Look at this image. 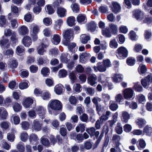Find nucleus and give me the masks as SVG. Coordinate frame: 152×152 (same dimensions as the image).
<instances>
[{
    "label": "nucleus",
    "mask_w": 152,
    "mask_h": 152,
    "mask_svg": "<svg viewBox=\"0 0 152 152\" xmlns=\"http://www.w3.org/2000/svg\"><path fill=\"white\" fill-rule=\"evenodd\" d=\"M62 107L61 102L57 99H52L50 100L48 105V108H49L55 110H58Z\"/></svg>",
    "instance_id": "1"
},
{
    "label": "nucleus",
    "mask_w": 152,
    "mask_h": 152,
    "mask_svg": "<svg viewBox=\"0 0 152 152\" xmlns=\"http://www.w3.org/2000/svg\"><path fill=\"white\" fill-rule=\"evenodd\" d=\"M128 51L127 49L124 47L118 48L116 51V56L119 59H124L127 57Z\"/></svg>",
    "instance_id": "2"
},
{
    "label": "nucleus",
    "mask_w": 152,
    "mask_h": 152,
    "mask_svg": "<svg viewBox=\"0 0 152 152\" xmlns=\"http://www.w3.org/2000/svg\"><path fill=\"white\" fill-rule=\"evenodd\" d=\"M62 35L64 39L66 41H69L73 39L74 37V32L71 29H67L63 31Z\"/></svg>",
    "instance_id": "3"
},
{
    "label": "nucleus",
    "mask_w": 152,
    "mask_h": 152,
    "mask_svg": "<svg viewBox=\"0 0 152 152\" xmlns=\"http://www.w3.org/2000/svg\"><path fill=\"white\" fill-rule=\"evenodd\" d=\"M123 93L124 98L127 100H129L132 98L134 95L133 90L129 88L124 89Z\"/></svg>",
    "instance_id": "4"
},
{
    "label": "nucleus",
    "mask_w": 152,
    "mask_h": 152,
    "mask_svg": "<svg viewBox=\"0 0 152 152\" xmlns=\"http://www.w3.org/2000/svg\"><path fill=\"white\" fill-rule=\"evenodd\" d=\"M152 81V74L148 75L145 78L141 80V83L143 86L145 88L148 87L149 83Z\"/></svg>",
    "instance_id": "5"
},
{
    "label": "nucleus",
    "mask_w": 152,
    "mask_h": 152,
    "mask_svg": "<svg viewBox=\"0 0 152 152\" xmlns=\"http://www.w3.org/2000/svg\"><path fill=\"white\" fill-rule=\"evenodd\" d=\"M42 124L37 119L34 120L33 122L32 128L33 130L39 131L40 130L42 127Z\"/></svg>",
    "instance_id": "6"
},
{
    "label": "nucleus",
    "mask_w": 152,
    "mask_h": 152,
    "mask_svg": "<svg viewBox=\"0 0 152 152\" xmlns=\"http://www.w3.org/2000/svg\"><path fill=\"white\" fill-rule=\"evenodd\" d=\"M133 14L134 18L137 20H142L144 18L143 12L140 10H135L133 12Z\"/></svg>",
    "instance_id": "7"
},
{
    "label": "nucleus",
    "mask_w": 152,
    "mask_h": 152,
    "mask_svg": "<svg viewBox=\"0 0 152 152\" xmlns=\"http://www.w3.org/2000/svg\"><path fill=\"white\" fill-rule=\"evenodd\" d=\"M18 30L19 34L21 35H24L28 33V30L27 27L24 25H22L19 27Z\"/></svg>",
    "instance_id": "8"
},
{
    "label": "nucleus",
    "mask_w": 152,
    "mask_h": 152,
    "mask_svg": "<svg viewBox=\"0 0 152 152\" xmlns=\"http://www.w3.org/2000/svg\"><path fill=\"white\" fill-rule=\"evenodd\" d=\"M67 10L65 8L59 7L57 9V13L58 16L61 18L65 17L66 16Z\"/></svg>",
    "instance_id": "9"
},
{
    "label": "nucleus",
    "mask_w": 152,
    "mask_h": 152,
    "mask_svg": "<svg viewBox=\"0 0 152 152\" xmlns=\"http://www.w3.org/2000/svg\"><path fill=\"white\" fill-rule=\"evenodd\" d=\"M48 45L42 43L37 49V53L40 55H43L46 52V48Z\"/></svg>",
    "instance_id": "10"
},
{
    "label": "nucleus",
    "mask_w": 152,
    "mask_h": 152,
    "mask_svg": "<svg viewBox=\"0 0 152 152\" xmlns=\"http://www.w3.org/2000/svg\"><path fill=\"white\" fill-rule=\"evenodd\" d=\"M36 110L39 115L43 118L46 113V109L43 107L39 106L37 107Z\"/></svg>",
    "instance_id": "11"
},
{
    "label": "nucleus",
    "mask_w": 152,
    "mask_h": 152,
    "mask_svg": "<svg viewBox=\"0 0 152 152\" xmlns=\"http://www.w3.org/2000/svg\"><path fill=\"white\" fill-rule=\"evenodd\" d=\"M22 42L25 47H28L31 44L32 40L30 37L26 36L23 38Z\"/></svg>",
    "instance_id": "12"
},
{
    "label": "nucleus",
    "mask_w": 152,
    "mask_h": 152,
    "mask_svg": "<svg viewBox=\"0 0 152 152\" xmlns=\"http://www.w3.org/2000/svg\"><path fill=\"white\" fill-rule=\"evenodd\" d=\"M97 77L95 74L90 76L88 78V83L92 86H94L96 82Z\"/></svg>",
    "instance_id": "13"
},
{
    "label": "nucleus",
    "mask_w": 152,
    "mask_h": 152,
    "mask_svg": "<svg viewBox=\"0 0 152 152\" xmlns=\"http://www.w3.org/2000/svg\"><path fill=\"white\" fill-rule=\"evenodd\" d=\"M113 7L112 8V10L115 13H117L120 11L121 7L120 4L116 2H112Z\"/></svg>",
    "instance_id": "14"
},
{
    "label": "nucleus",
    "mask_w": 152,
    "mask_h": 152,
    "mask_svg": "<svg viewBox=\"0 0 152 152\" xmlns=\"http://www.w3.org/2000/svg\"><path fill=\"white\" fill-rule=\"evenodd\" d=\"M51 41L52 43L55 45L58 44L61 41V37L58 34L53 35L51 36Z\"/></svg>",
    "instance_id": "15"
},
{
    "label": "nucleus",
    "mask_w": 152,
    "mask_h": 152,
    "mask_svg": "<svg viewBox=\"0 0 152 152\" xmlns=\"http://www.w3.org/2000/svg\"><path fill=\"white\" fill-rule=\"evenodd\" d=\"M33 100L32 99L28 97L25 99L23 102V104L26 108H29L33 104Z\"/></svg>",
    "instance_id": "16"
},
{
    "label": "nucleus",
    "mask_w": 152,
    "mask_h": 152,
    "mask_svg": "<svg viewBox=\"0 0 152 152\" xmlns=\"http://www.w3.org/2000/svg\"><path fill=\"white\" fill-rule=\"evenodd\" d=\"M8 115V113L6 110L3 107L0 108V119H6Z\"/></svg>",
    "instance_id": "17"
},
{
    "label": "nucleus",
    "mask_w": 152,
    "mask_h": 152,
    "mask_svg": "<svg viewBox=\"0 0 152 152\" xmlns=\"http://www.w3.org/2000/svg\"><path fill=\"white\" fill-rule=\"evenodd\" d=\"M31 31V34H37L39 32L40 28L39 26L34 23L31 24L30 26Z\"/></svg>",
    "instance_id": "18"
},
{
    "label": "nucleus",
    "mask_w": 152,
    "mask_h": 152,
    "mask_svg": "<svg viewBox=\"0 0 152 152\" xmlns=\"http://www.w3.org/2000/svg\"><path fill=\"white\" fill-rule=\"evenodd\" d=\"M113 81L115 83H119L123 80V76L120 74H116L112 77Z\"/></svg>",
    "instance_id": "19"
},
{
    "label": "nucleus",
    "mask_w": 152,
    "mask_h": 152,
    "mask_svg": "<svg viewBox=\"0 0 152 152\" xmlns=\"http://www.w3.org/2000/svg\"><path fill=\"white\" fill-rule=\"evenodd\" d=\"M63 22V20L61 19H58L55 21L53 26L54 28L56 30H59L60 29Z\"/></svg>",
    "instance_id": "20"
},
{
    "label": "nucleus",
    "mask_w": 152,
    "mask_h": 152,
    "mask_svg": "<svg viewBox=\"0 0 152 152\" xmlns=\"http://www.w3.org/2000/svg\"><path fill=\"white\" fill-rule=\"evenodd\" d=\"M62 43L64 45L68 46V48L70 51H71L76 45V44L74 43H70V41L63 40Z\"/></svg>",
    "instance_id": "21"
},
{
    "label": "nucleus",
    "mask_w": 152,
    "mask_h": 152,
    "mask_svg": "<svg viewBox=\"0 0 152 152\" xmlns=\"http://www.w3.org/2000/svg\"><path fill=\"white\" fill-rule=\"evenodd\" d=\"M77 21L80 23H83L86 22L87 18L84 14H80L77 18Z\"/></svg>",
    "instance_id": "22"
},
{
    "label": "nucleus",
    "mask_w": 152,
    "mask_h": 152,
    "mask_svg": "<svg viewBox=\"0 0 152 152\" xmlns=\"http://www.w3.org/2000/svg\"><path fill=\"white\" fill-rule=\"evenodd\" d=\"M136 124L140 128H142L146 124V121L143 118H139L136 121Z\"/></svg>",
    "instance_id": "23"
},
{
    "label": "nucleus",
    "mask_w": 152,
    "mask_h": 152,
    "mask_svg": "<svg viewBox=\"0 0 152 152\" xmlns=\"http://www.w3.org/2000/svg\"><path fill=\"white\" fill-rule=\"evenodd\" d=\"M121 140L120 137L117 134L113 135L112 139V140L113 142L115 144L116 146L117 147H118L120 145V143L119 141Z\"/></svg>",
    "instance_id": "24"
},
{
    "label": "nucleus",
    "mask_w": 152,
    "mask_h": 152,
    "mask_svg": "<svg viewBox=\"0 0 152 152\" xmlns=\"http://www.w3.org/2000/svg\"><path fill=\"white\" fill-rule=\"evenodd\" d=\"M111 112L109 111H107L106 112L105 114H103L101 116L100 118V121L101 122L107 120L110 116Z\"/></svg>",
    "instance_id": "25"
},
{
    "label": "nucleus",
    "mask_w": 152,
    "mask_h": 152,
    "mask_svg": "<svg viewBox=\"0 0 152 152\" xmlns=\"http://www.w3.org/2000/svg\"><path fill=\"white\" fill-rule=\"evenodd\" d=\"M63 86L61 84L56 85L54 88V91L57 94H60L62 93Z\"/></svg>",
    "instance_id": "26"
},
{
    "label": "nucleus",
    "mask_w": 152,
    "mask_h": 152,
    "mask_svg": "<svg viewBox=\"0 0 152 152\" xmlns=\"http://www.w3.org/2000/svg\"><path fill=\"white\" fill-rule=\"evenodd\" d=\"M129 118L130 115L127 112L125 111L122 112L121 119L123 121L126 123Z\"/></svg>",
    "instance_id": "27"
},
{
    "label": "nucleus",
    "mask_w": 152,
    "mask_h": 152,
    "mask_svg": "<svg viewBox=\"0 0 152 152\" xmlns=\"http://www.w3.org/2000/svg\"><path fill=\"white\" fill-rule=\"evenodd\" d=\"M90 36L87 35L86 34H83L80 36V40L81 43L83 44L87 43L88 40H90Z\"/></svg>",
    "instance_id": "28"
},
{
    "label": "nucleus",
    "mask_w": 152,
    "mask_h": 152,
    "mask_svg": "<svg viewBox=\"0 0 152 152\" xmlns=\"http://www.w3.org/2000/svg\"><path fill=\"white\" fill-rule=\"evenodd\" d=\"M110 31L113 34H115L118 31V26L117 25L111 23L109 24Z\"/></svg>",
    "instance_id": "29"
},
{
    "label": "nucleus",
    "mask_w": 152,
    "mask_h": 152,
    "mask_svg": "<svg viewBox=\"0 0 152 152\" xmlns=\"http://www.w3.org/2000/svg\"><path fill=\"white\" fill-rule=\"evenodd\" d=\"M41 96L44 100H47L50 99L51 95L48 91H44L42 92Z\"/></svg>",
    "instance_id": "30"
},
{
    "label": "nucleus",
    "mask_w": 152,
    "mask_h": 152,
    "mask_svg": "<svg viewBox=\"0 0 152 152\" xmlns=\"http://www.w3.org/2000/svg\"><path fill=\"white\" fill-rule=\"evenodd\" d=\"M143 132L146 135L150 136L152 133V128L150 126L146 125L143 129Z\"/></svg>",
    "instance_id": "31"
},
{
    "label": "nucleus",
    "mask_w": 152,
    "mask_h": 152,
    "mask_svg": "<svg viewBox=\"0 0 152 152\" xmlns=\"http://www.w3.org/2000/svg\"><path fill=\"white\" fill-rule=\"evenodd\" d=\"M75 19L73 16H70L67 18V22L70 26H72L75 25Z\"/></svg>",
    "instance_id": "32"
},
{
    "label": "nucleus",
    "mask_w": 152,
    "mask_h": 152,
    "mask_svg": "<svg viewBox=\"0 0 152 152\" xmlns=\"http://www.w3.org/2000/svg\"><path fill=\"white\" fill-rule=\"evenodd\" d=\"M85 126L84 124L80 123L78 124L75 128V130L77 132H83L85 130Z\"/></svg>",
    "instance_id": "33"
},
{
    "label": "nucleus",
    "mask_w": 152,
    "mask_h": 152,
    "mask_svg": "<svg viewBox=\"0 0 152 152\" xmlns=\"http://www.w3.org/2000/svg\"><path fill=\"white\" fill-rule=\"evenodd\" d=\"M38 63L39 64H47L49 62V60L47 57L45 56L43 58L39 57L37 60Z\"/></svg>",
    "instance_id": "34"
},
{
    "label": "nucleus",
    "mask_w": 152,
    "mask_h": 152,
    "mask_svg": "<svg viewBox=\"0 0 152 152\" xmlns=\"http://www.w3.org/2000/svg\"><path fill=\"white\" fill-rule=\"evenodd\" d=\"M70 7L72 10L74 12L77 13L79 11L80 7L78 4L73 3L71 4Z\"/></svg>",
    "instance_id": "35"
},
{
    "label": "nucleus",
    "mask_w": 152,
    "mask_h": 152,
    "mask_svg": "<svg viewBox=\"0 0 152 152\" xmlns=\"http://www.w3.org/2000/svg\"><path fill=\"white\" fill-rule=\"evenodd\" d=\"M25 51L24 47L21 46H19L16 49V53L19 55H22L24 53Z\"/></svg>",
    "instance_id": "36"
},
{
    "label": "nucleus",
    "mask_w": 152,
    "mask_h": 152,
    "mask_svg": "<svg viewBox=\"0 0 152 152\" xmlns=\"http://www.w3.org/2000/svg\"><path fill=\"white\" fill-rule=\"evenodd\" d=\"M96 27V24L93 21H91L88 24V29L91 32L95 30Z\"/></svg>",
    "instance_id": "37"
},
{
    "label": "nucleus",
    "mask_w": 152,
    "mask_h": 152,
    "mask_svg": "<svg viewBox=\"0 0 152 152\" xmlns=\"http://www.w3.org/2000/svg\"><path fill=\"white\" fill-rule=\"evenodd\" d=\"M9 65L11 68H16L18 65V62L15 59L13 58L10 60Z\"/></svg>",
    "instance_id": "38"
},
{
    "label": "nucleus",
    "mask_w": 152,
    "mask_h": 152,
    "mask_svg": "<svg viewBox=\"0 0 152 152\" xmlns=\"http://www.w3.org/2000/svg\"><path fill=\"white\" fill-rule=\"evenodd\" d=\"M43 24L46 26H49L51 25L52 20L51 18L49 17L44 18L43 20Z\"/></svg>",
    "instance_id": "39"
},
{
    "label": "nucleus",
    "mask_w": 152,
    "mask_h": 152,
    "mask_svg": "<svg viewBox=\"0 0 152 152\" xmlns=\"http://www.w3.org/2000/svg\"><path fill=\"white\" fill-rule=\"evenodd\" d=\"M25 20L28 22H31L34 20V18L32 17L31 15L29 13L26 14L24 17Z\"/></svg>",
    "instance_id": "40"
},
{
    "label": "nucleus",
    "mask_w": 152,
    "mask_h": 152,
    "mask_svg": "<svg viewBox=\"0 0 152 152\" xmlns=\"http://www.w3.org/2000/svg\"><path fill=\"white\" fill-rule=\"evenodd\" d=\"M139 83V82L134 83L133 88L136 91L141 92L142 91V88Z\"/></svg>",
    "instance_id": "41"
},
{
    "label": "nucleus",
    "mask_w": 152,
    "mask_h": 152,
    "mask_svg": "<svg viewBox=\"0 0 152 152\" xmlns=\"http://www.w3.org/2000/svg\"><path fill=\"white\" fill-rule=\"evenodd\" d=\"M69 58V56L68 54H63L60 57L61 61L67 63Z\"/></svg>",
    "instance_id": "42"
},
{
    "label": "nucleus",
    "mask_w": 152,
    "mask_h": 152,
    "mask_svg": "<svg viewBox=\"0 0 152 152\" xmlns=\"http://www.w3.org/2000/svg\"><path fill=\"white\" fill-rule=\"evenodd\" d=\"M41 73L43 76H46L49 74V69L47 67H43L41 70Z\"/></svg>",
    "instance_id": "43"
},
{
    "label": "nucleus",
    "mask_w": 152,
    "mask_h": 152,
    "mask_svg": "<svg viewBox=\"0 0 152 152\" xmlns=\"http://www.w3.org/2000/svg\"><path fill=\"white\" fill-rule=\"evenodd\" d=\"M45 9L46 12L50 15L53 14L54 12L53 8L50 5H47L45 7Z\"/></svg>",
    "instance_id": "44"
},
{
    "label": "nucleus",
    "mask_w": 152,
    "mask_h": 152,
    "mask_svg": "<svg viewBox=\"0 0 152 152\" xmlns=\"http://www.w3.org/2000/svg\"><path fill=\"white\" fill-rule=\"evenodd\" d=\"M109 104L110 108L112 110H116L118 107L117 104L112 101L110 102Z\"/></svg>",
    "instance_id": "45"
},
{
    "label": "nucleus",
    "mask_w": 152,
    "mask_h": 152,
    "mask_svg": "<svg viewBox=\"0 0 152 152\" xmlns=\"http://www.w3.org/2000/svg\"><path fill=\"white\" fill-rule=\"evenodd\" d=\"M16 33L14 32H12V34L11 35L10 39L13 43H15L18 41V38Z\"/></svg>",
    "instance_id": "46"
},
{
    "label": "nucleus",
    "mask_w": 152,
    "mask_h": 152,
    "mask_svg": "<svg viewBox=\"0 0 152 152\" xmlns=\"http://www.w3.org/2000/svg\"><path fill=\"white\" fill-rule=\"evenodd\" d=\"M13 108L14 110L16 112L19 111L21 110L22 107L20 104L17 103H15L13 104Z\"/></svg>",
    "instance_id": "47"
},
{
    "label": "nucleus",
    "mask_w": 152,
    "mask_h": 152,
    "mask_svg": "<svg viewBox=\"0 0 152 152\" xmlns=\"http://www.w3.org/2000/svg\"><path fill=\"white\" fill-rule=\"evenodd\" d=\"M103 65L106 68L111 67L112 66V64L109 59H107L104 60L102 62Z\"/></svg>",
    "instance_id": "48"
},
{
    "label": "nucleus",
    "mask_w": 152,
    "mask_h": 152,
    "mask_svg": "<svg viewBox=\"0 0 152 152\" xmlns=\"http://www.w3.org/2000/svg\"><path fill=\"white\" fill-rule=\"evenodd\" d=\"M135 60L134 58L130 57L128 58L126 60L127 64L130 66H133L135 63Z\"/></svg>",
    "instance_id": "49"
},
{
    "label": "nucleus",
    "mask_w": 152,
    "mask_h": 152,
    "mask_svg": "<svg viewBox=\"0 0 152 152\" xmlns=\"http://www.w3.org/2000/svg\"><path fill=\"white\" fill-rule=\"evenodd\" d=\"M67 75V72L64 69H61L58 72V76L60 78L65 77Z\"/></svg>",
    "instance_id": "50"
},
{
    "label": "nucleus",
    "mask_w": 152,
    "mask_h": 152,
    "mask_svg": "<svg viewBox=\"0 0 152 152\" xmlns=\"http://www.w3.org/2000/svg\"><path fill=\"white\" fill-rule=\"evenodd\" d=\"M28 135L27 133L23 132L21 133L20 135V139L22 141L25 142L28 140Z\"/></svg>",
    "instance_id": "51"
},
{
    "label": "nucleus",
    "mask_w": 152,
    "mask_h": 152,
    "mask_svg": "<svg viewBox=\"0 0 152 152\" xmlns=\"http://www.w3.org/2000/svg\"><path fill=\"white\" fill-rule=\"evenodd\" d=\"M118 43L115 39H114L111 40L110 43V47L113 48H116L118 47Z\"/></svg>",
    "instance_id": "52"
},
{
    "label": "nucleus",
    "mask_w": 152,
    "mask_h": 152,
    "mask_svg": "<svg viewBox=\"0 0 152 152\" xmlns=\"http://www.w3.org/2000/svg\"><path fill=\"white\" fill-rule=\"evenodd\" d=\"M12 102L11 99L10 97H7L4 100V104L5 106L8 107L11 104Z\"/></svg>",
    "instance_id": "53"
},
{
    "label": "nucleus",
    "mask_w": 152,
    "mask_h": 152,
    "mask_svg": "<svg viewBox=\"0 0 152 152\" xmlns=\"http://www.w3.org/2000/svg\"><path fill=\"white\" fill-rule=\"evenodd\" d=\"M6 19L5 16L2 15H0V26H3L6 23Z\"/></svg>",
    "instance_id": "54"
},
{
    "label": "nucleus",
    "mask_w": 152,
    "mask_h": 152,
    "mask_svg": "<svg viewBox=\"0 0 152 152\" xmlns=\"http://www.w3.org/2000/svg\"><path fill=\"white\" fill-rule=\"evenodd\" d=\"M115 130L116 132L118 134H121L123 132V128L120 125V124H118L117 125L115 128Z\"/></svg>",
    "instance_id": "55"
},
{
    "label": "nucleus",
    "mask_w": 152,
    "mask_h": 152,
    "mask_svg": "<svg viewBox=\"0 0 152 152\" xmlns=\"http://www.w3.org/2000/svg\"><path fill=\"white\" fill-rule=\"evenodd\" d=\"M138 71L141 73H144L146 71V68L145 65L141 64L138 68Z\"/></svg>",
    "instance_id": "56"
},
{
    "label": "nucleus",
    "mask_w": 152,
    "mask_h": 152,
    "mask_svg": "<svg viewBox=\"0 0 152 152\" xmlns=\"http://www.w3.org/2000/svg\"><path fill=\"white\" fill-rule=\"evenodd\" d=\"M14 52L12 49H9L4 51V55L9 56L10 57L13 56Z\"/></svg>",
    "instance_id": "57"
},
{
    "label": "nucleus",
    "mask_w": 152,
    "mask_h": 152,
    "mask_svg": "<svg viewBox=\"0 0 152 152\" xmlns=\"http://www.w3.org/2000/svg\"><path fill=\"white\" fill-rule=\"evenodd\" d=\"M86 131L91 136H93L94 135L95 132V129L94 128L91 127L90 128L87 129Z\"/></svg>",
    "instance_id": "58"
},
{
    "label": "nucleus",
    "mask_w": 152,
    "mask_h": 152,
    "mask_svg": "<svg viewBox=\"0 0 152 152\" xmlns=\"http://www.w3.org/2000/svg\"><path fill=\"white\" fill-rule=\"evenodd\" d=\"M1 144L2 148L7 150H9L11 147L10 145L4 141H2Z\"/></svg>",
    "instance_id": "59"
},
{
    "label": "nucleus",
    "mask_w": 152,
    "mask_h": 152,
    "mask_svg": "<svg viewBox=\"0 0 152 152\" xmlns=\"http://www.w3.org/2000/svg\"><path fill=\"white\" fill-rule=\"evenodd\" d=\"M130 38L133 40H135L137 39V35L135 32L133 31H131L129 34Z\"/></svg>",
    "instance_id": "60"
},
{
    "label": "nucleus",
    "mask_w": 152,
    "mask_h": 152,
    "mask_svg": "<svg viewBox=\"0 0 152 152\" xmlns=\"http://www.w3.org/2000/svg\"><path fill=\"white\" fill-rule=\"evenodd\" d=\"M20 76L23 78L28 77L29 72L27 70H22L20 71Z\"/></svg>",
    "instance_id": "61"
},
{
    "label": "nucleus",
    "mask_w": 152,
    "mask_h": 152,
    "mask_svg": "<svg viewBox=\"0 0 152 152\" xmlns=\"http://www.w3.org/2000/svg\"><path fill=\"white\" fill-rule=\"evenodd\" d=\"M17 148L20 151L23 152L25 149L24 144L21 142H19L17 145Z\"/></svg>",
    "instance_id": "62"
},
{
    "label": "nucleus",
    "mask_w": 152,
    "mask_h": 152,
    "mask_svg": "<svg viewBox=\"0 0 152 152\" xmlns=\"http://www.w3.org/2000/svg\"><path fill=\"white\" fill-rule=\"evenodd\" d=\"M41 142L42 144L45 146H48L50 145V142L48 139L42 137L41 138Z\"/></svg>",
    "instance_id": "63"
},
{
    "label": "nucleus",
    "mask_w": 152,
    "mask_h": 152,
    "mask_svg": "<svg viewBox=\"0 0 152 152\" xmlns=\"http://www.w3.org/2000/svg\"><path fill=\"white\" fill-rule=\"evenodd\" d=\"M77 101L76 97L74 96H71L69 98V102L72 104H75Z\"/></svg>",
    "instance_id": "64"
}]
</instances>
